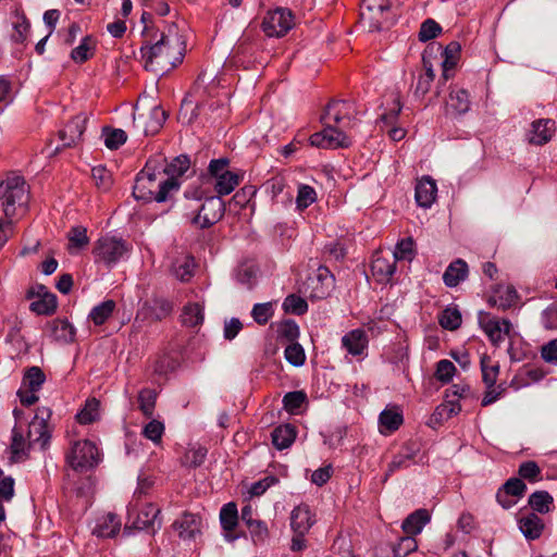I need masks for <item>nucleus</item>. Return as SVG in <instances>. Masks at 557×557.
<instances>
[{
  "label": "nucleus",
  "instance_id": "4468645a",
  "mask_svg": "<svg viewBox=\"0 0 557 557\" xmlns=\"http://www.w3.org/2000/svg\"><path fill=\"white\" fill-rule=\"evenodd\" d=\"M88 119L84 114L74 116L58 135L63 148L75 147L83 138Z\"/></svg>",
  "mask_w": 557,
  "mask_h": 557
},
{
  "label": "nucleus",
  "instance_id": "a878e982",
  "mask_svg": "<svg viewBox=\"0 0 557 557\" xmlns=\"http://www.w3.org/2000/svg\"><path fill=\"white\" fill-rule=\"evenodd\" d=\"M368 343L367 333L362 329L352 330L342 338L343 347L352 356L362 355L368 347Z\"/></svg>",
  "mask_w": 557,
  "mask_h": 557
},
{
  "label": "nucleus",
  "instance_id": "7ed1b4c3",
  "mask_svg": "<svg viewBox=\"0 0 557 557\" xmlns=\"http://www.w3.org/2000/svg\"><path fill=\"white\" fill-rule=\"evenodd\" d=\"M28 186L22 176L8 177L0 183V202L8 219L16 214L17 208L28 202Z\"/></svg>",
  "mask_w": 557,
  "mask_h": 557
},
{
  "label": "nucleus",
  "instance_id": "e433bc0d",
  "mask_svg": "<svg viewBox=\"0 0 557 557\" xmlns=\"http://www.w3.org/2000/svg\"><path fill=\"white\" fill-rule=\"evenodd\" d=\"M58 297L53 293L44 294L41 298L29 305V310L37 315L50 317L57 312Z\"/></svg>",
  "mask_w": 557,
  "mask_h": 557
},
{
  "label": "nucleus",
  "instance_id": "473e14b6",
  "mask_svg": "<svg viewBox=\"0 0 557 557\" xmlns=\"http://www.w3.org/2000/svg\"><path fill=\"white\" fill-rule=\"evenodd\" d=\"M243 177L244 174H240L238 172H224L223 175H220L216 178H214L213 186L216 195L222 197L231 194L239 185Z\"/></svg>",
  "mask_w": 557,
  "mask_h": 557
},
{
  "label": "nucleus",
  "instance_id": "338daca9",
  "mask_svg": "<svg viewBox=\"0 0 557 557\" xmlns=\"http://www.w3.org/2000/svg\"><path fill=\"white\" fill-rule=\"evenodd\" d=\"M441 33H442L441 25L433 18H426L420 26L418 37H419L420 41L425 42L431 39H434Z\"/></svg>",
  "mask_w": 557,
  "mask_h": 557
},
{
  "label": "nucleus",
  "instance_id": "20e7f679",
  "mask_svg": "<svg viewBox=\"0 0 557 557\" xmlns=\"http://www.w3.org/2000/svg\"><path fill=\"white\" fill-rule=\"evenodd\" d=\"M66 463L76 472L94 470L102 460L97 445L89 440L75 441L65 455Z\"/></svg>",
  "mask_w": 557,
  "mask_h": 557
},
{
  "label": "nucleus",
  "instance_id": "2eb2a0df",
  "mask_svg": "<svg viewBox=\"0 0 557 557\" xmlns=\"http://www.w3.org/2000/svg\"><path fill=\"white\" fill-rule=\"evenodd\" d=\"M160 513V508L152 503H148L137 512L132 527L138 531L154 534L161 528V521L158 520Z\"/></svg>",
  "mask_w": 557,
  "mask_h": 557
},
{
  "label": "nucleus",
  "instance_id": "f8f14e48",
  "mask_svg": "<svg viewBox=\"0 0 557 557\" xmlns=\"http://www.w3.org/2000/svg\"><path fill=\"white\" fill-rule=\"evenodd\" d=\"M51 416L52 411L50 408H37L36 414L28 428V437L30 438L29 445L39 444L42 450L48 447L51 438V430L48 422Z\"/></svg>",
  "mask_w": 557,
  "mask_h": 557
},
{
  "label": "nucleus",
  "instance_id": "a211bd4d",
  "mask_svg": "<svg viewBox=\"0 0 557 557\" xmlns=\"http://www.w3.org/2000/svg\"><path fill=\"white\" fill-rule=\"evenodd\" d=\"M471 108L470 94L467 89L457 86L450 87L448 100L446 101V114L461 116Z\"/></svg>",
  "mask_w": 557,
  "mask_h": 557
},
{
  "label": "nucleus",
  "instance_id": "0e129e2a",
  "mask_svg": "<svg viewBox=\"0 0 557 557\" xmlns=\"http://www.w3.org/2000/svg\"><path fill=\"white\" fill-rule=\"evenodd\" d=\"M99 403L92 398L87 400L86 406L77 413V421L81 424H90L98 420Z\"/></svg>",
  "mask_w": 557,
  "mask_h": 557
},
{
  "label": "nucleus",
  "instance_id": "bb28decb",
  "mask_svg": "<svg viewBox=\"0 0 557 557\" xmlns=\"http://www.w3.org/2000/svg\"><path fill=\"white\" fill-rule=\"evenodd\" d=\"M297 437V428L290 423L275 426L271 433L272 444L278 449L288 448Z\"/></svg>",
  "mask_w": 557,
  "mask_h": 557
},
{
  "label": "nucleus",
  "instance_id": "37998d69",
  "mask_svg": "<svg viewBox=\"0 0 557 557\" xmlns=\"http://www.w3.org/2000/svg\"><path fill=\"white\" fill-rule=\"evenodd\" d=\"M157 397V391L149 387H145L138 393L139 409L146 418L153 416Z\"/></svg>",
  "mask_w": 557,
  "mask_h": 557
},
{
  "label": "nucleus",
  "instance_id": "9d476101",
  "mask_svg": "<svg viewBox=\"0 0 557 557\" xmlns=\"http://www.w3.org/2000/svg\"><path fill=\"white\" fill-rule=\"evenodd\" d=\"M197 211V214L191 219V223L199 225L202 230L209 228L224 216L225 202L219 195L207 196Z\"/></svg>",
  "mask_w": 557,
  "mask_h": 557
},
{
  "label": "nucleus",
  "instance_id": "49530a36",
  "mask_svg": "<svg viewBox=\"0 0 557 557\" xmlns=\"http://www.w3.org/2000/svg\"><path fill=\"white\" fill-rule=\"evenodd\" d=\"M15 16L17 21L13 24L14 32L11 35V39L16 44H24L30 29V23L23 11H16Z\"/></svg>",
  "mask_w": 557,
  "mask_h": 557
},
{
  "label": "nucleus",
  "instance_id": "72a5a7b5",
  "mask_svg": "<svg viewBox=\"0 0 557 557\" xmlns=\"http://www.w3.org/2000/svg\"><path fill=\"white\" fill-rule=\"evenodd\" d=\"M144 308L148 310V314L151 319L161 321L171 314L173 304L163 297H154L147 300L144 304Z\"/></svg>",
  "mask_w": 557,
  "mask_h": 557
},
{
  "label": "nucleus",
  "instance_id": "f257e3e1",
  "mask_svg": "<svg viewBox=\"0 0 557 557\" xmlns=\"http://www.w3.org/2000/svg\"><path fill=\"white\" fill-rule=\"evenodd\" d=\"M140 55L146 71L165 74L184 59V41L177 34L160 33L156 39H145Z\"/></svg>",
  "mask_w": 557,
  "mask_h": 557
},
{
  "label": "nucleus",
  "instance_id": "9b49d317",
  "mask_svg": "<svg viewBox=\"0 0 557 557\" xmlns=\"http://www.w3.org/2000/svg\"><path fill=\"white\" fill-rule=\"evenodd\" d=\"M391 9V0H362L360 17L369 22L371 30H381L382 25L392 18Z\"/></svg>",
  "mask_w": 557,
  "mask_h": 557
},
{
  "label": "nucleus",
  "instance_id": "c756f323",
  "mask_svg": "<svg viewBox=\"0 0 557 557\" xmlns=\"http://www.w3.org/2000/svg\"><path fill=\"white\" fill-rule=\"evenodd\" d=\"M120 529V518L117 515L109 512L97 522L92 534L102 539H112L119 534Z\"/></svg>",
  "mask_w": 557,
  "mask_h": 557
},
{
  "label": "nucleus",
  "instance_id": "c85d7f7f",
  "mask_svg": "<svg viewBox=\"0 0 557 557\" xmlns=\"http://www.w3.org/2000/svg\"><path fill=\"white\" fill-rule=\"evenodd\" d=\"M404 422L403 412L398 407L385 408L379 416L382 434H391L397 431Z\"/></svg>",
  "mask_w": 557,
  "mask_h": 557
},
{
  "label": "nucleus",
  "instance_id": "0eeeda50",
  "mask_svg": "<svg viewBox=\"0 0 557 557\" xmlns=\"http://www.w3.org/2000/svg\"><path fill=\"white\" fill-rule=\"evenodd\" d=\"M323 125L324 128L322 131L313 133L309 137L310 146L321 149H346L352 145L351 138L343 129L332 124Z\"/></svg>",
  "mask_w": 557,
  "mask_h": 557
},
{
  "label": "nucleus",
  "instance_id": "b1692460",
  "mask_svg": "<svg viewBox=\"0 0 557 557\" xmlns=\"http://www.w3.org/2000/svg\"><path fill=\"white\" fill-rule=\"evenodd\" d=\"M315 523L314 513L306 504L296 506L290 513V527L294 533H308Z\"/></svg>",
  "mask_w": 557,
  "mask_h": 557
},
{
  "label": "nucleus",
  "instance_id": "f3484780",
  "mask_svg": "<svg viewBox=\"0 0 557 557\" xmlns=\"http://www.w3.org/2000/svg\"><path fill=\"white\" fill-rule=\"evenodd\" d=\"M461 51V45L458 41H450L446 47H443L441 45V51H438L437 54H440L443 58L442 61V75L440 78V84H445L449 78L453 77L454 69L457 65V62L459 60V54Z\"/></svg>",
  "mask_w": 557,
  "mask_h": 557
},
{
  "label": "nucleus",
  "instance_id": "864d4df0",
  "mask_svg": "<svg viewBox=\"0 0 557 557\" xmlns=\"http://www.w3.org/2000/svg\"><path fill=\"white\" fill-rule=\"evenodd\" d=\"M414 257V240L411 237L404 238L397 243L393 252V258L396 262L398 260L411 261Z\"/></svg>",
  "mask_w": 557,
  "mask_h": 557
},
{
  "label": "nucleus",
  "instance_id": "423d86ee",
  "mask_svg": "<svg viewBox=\"0 0 557 557\" xmlns=\"http://www.w3.org/2000/svg\"><path fill=\"white\" fill-rule=\"evenodd\" d=\"M356 109L348 100H331L320 117L322 124L342 127H352L356 123Z\"/></svg>",
  "mask_w": 557,
  "mask_h": 557
},
{
  "label": "nucleus",
  "instance_id": "e2e57ef3",
  "mask_svg": "<svg viewBox=\"0 0 557 557\" xmlns=\"http://www.w3.org/2000/svg\"><path fill=\"white\" fill-rule=\"evenodd\" d=\"M228 158L212 159L208 166V173L202 174L201 177L206 181L214 180L218 176L223 175L224 172H228Z\"/></svg>",
  "mask_w": 557,
  "mask_h": 557
},
{
  "label": "nucleus",
  "instance_id": "603ef678",
  "mask_svg": "<svg viewBox=\"0 0 557 557\" xmlns=\"http://www.w3.org/2000/svg\"><path fill=\"white\" fill-rule=\"evenodd\" d=\"M91 177L96 186L102 191H108L112 187V174L104 165L94 166L91 169Z\"/></svg>",
  "mask_w": 557,
  "mask_h": 557
},
{
  "label": "nucleus",
  "instance_id": "6e6552de",
  "mask_svg": "<svg viewBox=\"0 0 557 557\" xmlns=\"http://www.w3.org/2000/svg\"><path fill=\"white\" fill-rule=\"evenodd\" d=\"M478 321L494 347H499L504 341V335L510 336L512 331V323L509 319H499L486 311H479Z\"/></svg>",
  "mask_w": 557,
  "mask_h": 557
},
{
  "label": "nucleus",
  "instance_id": "8fccbe9b",
  "mask_svg": "<svg viewBox=\"0 0 557 557\" xmlns=\"http://www.w3.org/2000/svg\"><path fill=\"white\" fill-rule=\"evenodd\" d=\"M104 145L110 150H116L127 140L126 133L121 128L103 127Z\"/></svg>",
  "mask_w": 557,
  "mask_h": 557
},
{
  "label": "nucleus",
  "instance_id": "cd10ccee",
  "mask_svg": "<svg viewBox=\"0 0 557 557\" xmlns=\"http://www.w3.org/2000/svg\"><path fill=\"white\" fill-rule=\"evenodd\" d=\"M468 264L463 259H456L449 263L443 274V282L447 287H456L468 276Z\"/></svg>",
  "mask_w": 557,
  "mask_h": 557
},
{
  "label": "nucleus",
  "instance_id": "4d7b16f0",
  "mask_svg": "<svg viewBox=\"0 0 557 557\" xmlns=\"http://www.w3.org/2000/svg\"><path fill=\"white\" fill-rule=\"evenodd\" d=\"M284 357L294 367H301L306 361L305 349L298 342L289 343L285 347Z\"/></svg>",
  "mask_w": 557,
  "mask_h": 557
},
{
  "label": "nucleus",
  "instance_id": "052dcab7",
  "mask_svg": "<svg viewBox=\"0 0 557 557\" xmlns=\"http://www.w3.org/2000/svg\"><path fill=\"white\" fill-rule=\"evenodd\" d=\"M177 367L175 358L168 354H163L157 357L153 362V373L159 376H164L168 373L174 371Z\"/></svg>",
  "mask_w": 557,
  "mask_h": 557
},
{
  "label": "nucleus",
  "instance_id": "aec40b11",
  "mask_svg": "<svg viewBox=\"0 0 557 557\" xmlns=\"http://www.w3.org/2000/svg\"><path fill=\"white\" fill-rule=\"evenodd\" d=\"M518 300V292L512 285H508L506 287L498 285L494 289L493 295L487 298V304L492 308L506 311L512 308Z\"/></svg>",
  "mask_w": 557,
  "mask_h": 557
},
{
  "label": "nucleus",
  "instance_id": "5701e85b",
  "mask_svg": "<svg viewBox=\"0 0 557 557\" xmlns=\"http://www.w3.org/2000/svg\"><path fill=\"white\" fill-rule=\"evenodd\" d=\"M414 191L417 205L422 208H430L435 201L437 186L431 176L425 175L417 182Z\"/></svg>",
  "mask_w": 557,
  "mask_h": 557
},
{
  "label": "nucleus",
  "instance_id": "393cba45",
  "mask_svg": "<svg viewBox=\"0 0 557 557\" xmlns=\"http://www.w3.org/2000/svg\"><path fill=\"white\" fill-rule=\"evenodd\" d=\"M396 272V261L392 259L374 256L371 262V273L379 284H387Z\"/></svg>",
  "mask_w": 557,
  "mask_h": 557
},
{
  "label": "nucleus",
  "instance_id": "7c9ffc66",
  "mask_svg": "<svg viewBox=\"0 0 557 557\" xmlns=\"http://www.w3.org/2000/svg\"><path fill=\"white\" fill-rule=\"evenodd\" d=\"M430 520L431 516L426 509H417L403 521L401 529L407 535L414 536Z\"/></svg>",
  "mask_w": 557,
  "mask_h": 557
},
{
  "label": "nucleus",
  "instance_id": "79ce46f5",
  "mask_svg": "<svg viewBox=\"0 0 557 557\" xmlns=\"http://www.w3.org/2000/svg\"><path fill=\"white\" fill-rule=\"evenodd\" d=\"M482 381L486 387H493L496 384L499 374V364H492V359L488 355L484 354L480 360Z\"/></svg>",
  "mask_w": 557,
  "mask_h": 557
},
{
  "label": "nucleus",
  "instance_id": "6ab92c4d",
  "mask_svg": "<svg viewBox=\"0 0 557 557\" xmlns=\"http://www.w3.org/2000/svg\"><path fill=\"white\" fill-rule=\"evenodd\" d=\"M50 337L60 344H73L76 339V329L67 319L57 318L46 323Z\"/></svg>",
  "mask_w": 557,
  "mask_h": 557
},
{
  "label": "nucleus",
  "instance_id": "2f4dec72",
  "mask_svg": "<svg viewBox=\"0 0 557 557\" xmlns=\"http://www.w3.org/2000/svg\"><path fill=\"white\" fill-rule=\"evenodd\" d=\"M191 165L190 158L187 154H180L173 158L163 169L162 174L168 175L166 178H173L181 188L180 177L189 171Z\"/></svg>",
  "mask_w": 557,
  "mask_h": 557
},
{
  "label": "nucleus",
  "instance_id": "f03ea898",
  "mask_svg": "<svg viewBox=\"0 0 557 557\" xmlns=\"http://www.w3.org/2000/svg\"><path fill=\"white\" fill-rule=\"evenodd\" d=\"M147 172H138L133 186V196L144 202L157 201L159 203L170 201L178 191V185L173 178H151Z\"/></svg>",
  "mask_w": 557,
  "mask_h": 557
},
{
  "label": "nucleus",
  "instance_id": "6e6d98bb",
  "mask_svg": "<svg viewBox=\"0 0 557 557\" xmlns=\"http://www.w3.org/2000/svg\"><path fill=\"white\" fill-rule=\"evenodd\" d=\"M277 334L280 339H285L288 343H295L300 335L299 325L295 320L286 319L278 325Z\"/></svg>",
  "mask_w": 557,
  "mask_h": 557
},
{
  "label": "nucleus",
  "instance_id": "69168bd1",
  "mask_svg": "<svg viewBox=\"0 0 557 557\" xmlns=\"http://www.w3.org/2000/svg\"><path fill=\"white\" fill-rule=\"evenodd\" d=\"M207 453L208 450L205 447L188 450L182 458V465L191 469H196L203 463Z\"/></svg>",
  "mask_w": 557,
  "mask_h": 557
},
{
  "label": "nucleus",
  "instance_id": "dca6fc26",
  "mask_svg": "<svg viewBox=\"0 0 557 557\" xmlns=\"http://www.w3.org/2000/svg\"><path fill=\"white\" fill-rule=\"evenodd\" d=\"M201 524L202 519L199 515L184 511L181 517L173 522L172 528L177 531L180 539L191 541L201 533Z\"/></svg>",
  "mask_w": 557,
  "mask_h": 557
},
{
  "label": "nucleus",
  "instance_id": "3c124183",
  "mask_svg": "<svg viewBox=\"0 0 557 557\" xmlns=\"http://www.w3.org/2000/svg\"><path fill=\"white\" fill-rule=\"evenodd\" d=\"M461 313L457 308H446L438 318L440 325L448 331L457 330L461 325Z\"/></svg>",
  "mask_w": 557,
  "mask_h": 557
},
{
  "label": "nucleus",
  "instance_id": "39448f33",
  "mask_svg": "<svg viewBox=\"0 0 557 557\" xmlns=\"http://www.w3.org/2000/svg\"><path fill=\"white\" fill-rule=\"evenodd\" d=\"M131 250L129 244L116 236L104 235L99 237L92 247L96 263H102L108 269L113 268Z\"/></svg>",
  "mask_w": 557,
  "mask_h": 557
},
{
  "label": "nucleus",
  "instance_id": "412c9836",
  "mask_svg": "<svg viewBox=\"0 0 557 557\" xmlns=\"http://www.w3.org/2000/svg\"><path fill=\"white\" fill-rule=\"evenodd\" d=\"M556 131L555 121L552 119H539L532 122L529 134V143L537 146L547 144Z\"/></svg>",
  "mask_w": 557,
  "mask_h": 557
},
{
  "label": "nucleus",
  "instance_id": "c9c22d12",
  "mask_svg": "<svg viewBox=\"0 0 557 557\" xmlns=\"http://www.w3.org/2000/svg\"><path fill=\"white\" fill-rule=\"evenodd\" d=\"M528 505L531 512L545 515L554 508V498L547 491H535L529 496Z\"/></svg>",
  "mask_w": 557,
  "mask_h": 557
},
{
  "label": "nucleus",
  "instance_id": "de8ad7c7",
  "mask_svg": "<svg viewBox=\"0 0 557 557\" xmlns=\"http://www.w3.org/2000/svg\"><path fill=\"white\" fill-rule=\"evenodd\" d=\"M518 474L522 481L525 480L530 483H536L543 479L540 466L533 460H527L520 463Z\"/></svg>",
  "mask_w": 557,
  "mask_h": 557
},
{
  "label": "nucleus",
  "instance_id": "ddd939ff",
  "mask_svg": "<svg viewBox=\"0 0 557 557\" xmlns=\"http://www.w3.org/2000/svg\"><path fill=\"white\" fill-rule=\"evenodd\" d=\"M239 515L237 505L234 502H230L222 506L220 510V524L224 531L225 541L233 543L236 540L245 536L244 532H237Z\"/></svg>",
  "mask_w": 557,
  "mask_h": 557
},
{
  "label": "nucleus",
  "instance_id": "1a4fd4ad",
  "mask_svg": "<svg viewBox=\"0 0 557 557\" xmlns=\"http://www.w3.org/2000/svg\"><path fill=\"white\" fill-rule=\"evenodd\" d=\"M295 16L292 10L276 8L269 11L262 21V30L269 37H283L295 25Z\"/></svg>",
  "mask_w": 557,
  "mask_h": 557
},
{
  "label": "nucleus",
  "instance_id": "f704fd0d",
  "mask_svg": "<svg viewBox=\"0 0 557 557\" xmlns=\"http://www.w3.org/2000/svg\"><path fill=\"white\" fill-rule=\"evenodd\" d=\"M169 117L168 111L162 106H154L149 113V117L145 123L144 133L146 136L157 135L163 127L166 119Z\"/></svg>",
  "mask_w": 557,
  "mask_h": 557
},
{
  "label": "nucleus",
  "instance_id": "680f3d73",
  "mask_svg": "<svg viewBox=\"0 0 557 557\" xmlns=\"http://www.w3.org/2000/svg\"><path fill=\"white\" fill-rule=\"evenodd\" d=\"M455 372V364L450 360L442 359L436 363L434 375L442 384H448L451 382Z\"/></svg>",
  "mask_w": 557,
  "mask_h": 557
},
{
  "label": "nucleus",
  "instance_id": "bf43d9fd",
  "mask_svg": "<svg viewBox=\"0 0 557 557\" xmlns=\"http://www.w3.org/2000/svg\"><path fill=\"white\" fill-rule=\"evenodd\" d=\"M69 250L72 248L83 249L89 244V237L87 236V228L84 226H73L69 234Z\"/></svg>",
  "mask_w": 557,
  "mask_h": 557
},
{
  "label": "nucleus",
  "instance_id": "4be33fe9",
  "mask_svg": "<svg viewBox=\"0 0 557 557\" xmlns=\"http://www.w3.org/2000/svg\"><path fill=\"white\" fill-rule=\"evenodd\" d=\"M519 530L529 541H535L543 534L545 523L535 512H527L517 519Z\"/></svg>",
  "mask_w": 557,
  "mask_h": 557
},
{
  "label": "nucleus",
  "instance_id": "13d9d810",
  "mask_svg": "<svg viewBox=\"0 0 557 557\" xmlns=\"http://www.w3.org/2000/svg\"><path fill=\"white\" fill-rule=\"evenodd\" d=\"M274 315L272 302L256 304L251 310V318L259 325H265Z\"/></svg>",
  "mask_w": 557,
  "mask_h": 557
},
{
  "label": "nucleus",
  "instance_id": "58836bf2",
  "mask_svg": "<svg viewBox=\"0 0 557 557\" xmlns=\"http://www.w3.org/2000/svg\"><path fill=\"white\" fill-rule=\"evenodd\" d=\"M46 382V374L41 368L37 366L29 367L25 370L22 379V387L28 392H39Z\"/></svg>",
  "mask_w": 557,
  "mask_h": 557
},
{
  "label": "nucleus",
  "instance_id": "ea45409f",
  "mask_svg": "<svg viewBox=\"0 0 557 557\" xmlns=\"http://www.w3.org/2000/svg\"><path fill=\"white\" fill-rule=\"evenodd\" d=\"M116 304L113 299H107L99 305L95 306L88 318L92 321L96 326L104 324L109 318L113 314Z\"/></svg>",
  "mask_w": 557,
  "mask_h": 557
},
{
  "label": "nucleus",
  "instance_id": "a19ab883",
  "mask_svg": "<svg viewBox=\"0 0 557 557\" xmlns=\"http://www.w3.org/2000/svg\"><path fill=\"white\" fill-rule=\"evenodd\" d=\"M96 45L91 36H85L81 44L71 51V59L83 64L94 57Z\"/></svg>",
  "mask_w": 557,
  "mask_h": 557
},
{
  "label": "nucleus",
  "instance_id": "09e8293b",
  "mask_svg": "<svg viewBox=\"0 0 557 557\" xmlns=\"http://www.w3.org/2000/svg\"><path fill=\"white\" fill-rule=\"evenodd\" d=\"M317 201L315 189L307 184H299L296 197V208L299 211L306 210Z\"/></svg>",
  "mask_w": 557,
  "mask_h": 557
},
{
  "label": "nucleus",
  "instance_id": "774afa93",
  "mask_svg": "<svg viewBox=\"0 0 557 557\" xmlns=\"http://www.w3.org/2000/svg\"><path fill=\"white\" fill-rule=\"evenodd\" d=\"M541 324L546 331L557 330V302L550 304L541 312Z\"/></svg>",
  "mask_w": 557,
  "mask_h": 557
},
{
  "label": "nucleus",
  "instance_id": "5fc2aeb1",
  "mask_svg": "<svg viewBox=\"0 0 557 557\" xmlns=\"http://www.w3.org/2000/svg\"><path fill=\"white\" fill-rule=\"evenodd\" d=\"M203 103L198 102L194 106L193 101L185 97L181 103L180 117L185 120L187 124H193L200 115Z\"/></svg>",
  "mask_w": 557,
  "mask_h": 557
},
{
  "label": "nucleus",
  "instance_id": "a18cd8bd",
  "mask_svg": "<svg viewBox=\"0 0 557 557\" xmlns=\"http://www.w3.org/2000/svg\"><path fill=\"white\" fill-rule=\"evenodd\" d=\"M308 397L304 391L288 392L283 397V408L292 413H298L300 408L307 403Z\"/></svg>",
  "mask_w": 557,
  "mask_h": 557
},
{
  "label": "nucleus",
  "instance_id": "c03bdc74",
  "mask_svg": "<svg viewBox=\"0 0 557 557\" xmlns=\"http://www.w3.org/2000/svg\"><path fill=\"white\" fill-rule=\"evenodd\" d=\"M282 308L285 313L304 315L308 312L309 306L305 298L297 294H289L283 301Z\"/></svg>",
  "mask_w": 557,
  "mask_h": 557
},
{
  "label": "nucleus",
  "instance_id": "4c0bfd02",
  "mask_svg": "<svg viewBox=\"0 0 557 557\" xmlns=\"http://www.w3.org/2000/svg\"><path fill=\"white\" fill-rule=\"evenodd\" d=\"M203 307L198 302H188L183 307L181 322L187 327H197L203 323Z\"/></svg>",
  "mask_w": 557,
  "mask_h": 557
}]
</instances>
